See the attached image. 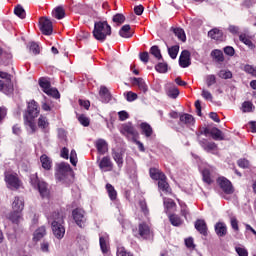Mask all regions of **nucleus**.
<instances>
[{
	"instance_id": "nucleus-32",
	"label": "nucleus",
	"mask_w": 256,
	"mask_h": 256,
	"mask_svg": "<svg viewBox=\"0 0 256 256\" xmlns=\"http://www.w3.org/2000/svg\"><path fill=\"white\" fill-rule=\"evenodd\" d=\"M100 97L104 103H109V101H111V93H109V89H107V87L102 86L100 88Z\"/></svg>"
},
{
	"instance_id": "nucleus-51",
	"label": "nucleus",
	"mask_w": 256,
	"mask_h": 256,
	"mask_svg": "<svg viewBox=\"0 0 256 256\" xmlns=\"http://www.w3.org/2000/svg\"><path fill=\"white\" fill-rule=\"evenodd\" d=\"M112 21L118 25H123L125 23V16L123 14H116L113 16Z\"/></svg>"
},
{
	"instance_id": "nucleus-10",
	"label": "nucleus",
	"mask_w": 256,
	"mask_h": 256,
	"mask_svg": "<svg viewBox=\"0 0 256 256\" xmlns=\"http://www.w3.org/2000/svg\"><path fill=\"white\" fill-rule=\"evenodd\" d=\"M73 219L78 225V227H85V223L87 221V218H85V210L81 208H76L72 211Z\"/></svg>"
},
{
	"instance_id": "nucleus-52",
	"label": "nucleus",
	"mask_w": 256,
	"mask_h": 256,
	"mask_svg": "<svg viewBox=\"0 0 256 256\" xmlns=\"http://www.w3.org/2000/svg\"><path fill=\"white\" fill-rule=\"evenodd\" d=\"M78 121L83 125V127H89V124L91 123V121L89 120V117L83 114L78 117Z\"/></svg>"
},
{
	"instance_id": "nucleus-7",
	"label": "nucleus",
	"mask_w": 256,
	"mask_h": 256,
	"mask_svg": "<svg viewBox=\"0 0 256 256\" xmlns=\"http://www.w3.org/2000/svg\"><path fill=\"white\" fill-rule=\"evenodd\" d=\"M39 86L41 87L42 91L46 93V95H49V97H53L54 99H59V97H61L59 90L52 88L51 82H49L47 78H40Z\"/></svg>"
},
{
	"instance_id": "nucleus-14",
	"label": "nucleus",
	"mask_w": 256,
	"mask_h": 256,
	"mask_svg": "<svg viewBox=\"0 0 256 256\" xmlns=\"http://www.w3.org/2000/svg\"><path fill=\"white\" fill-rule=\"evenodd\" d=\"M13 212L22 213L23 209H25V201L21 197H15L12 202Z\"/></svg>"
},
{
	"instance_id": "nucleus-28",
	"label": "nucleus",
	"mask_w": 256,
	"mask_h": 256,
	"mask_svg": "<svg viewBox=\"0 0 256 256\" xmlns=\"http://www.w3.org/2000/svg\"><path fill=\"white\" fill-rule=\"evenodd\" d=\"M99 243H100V249L102 253H107L109 251V237L100 236Z\"/></svg>"
},
{
	"instance_id": "nucleus-13",
	"label": "nucleus",
	"mask_w": 256,
	"mask_h": 256,
	"mask_svg": "<svg viewBox=\"0 0 256 256\" xmlns=\"http://www.w3.org/2000/svg\"><path fill=\"white\" fill-rule=\"evenodd\" d=\"M138 235L142 239H150L151 238V228L145 223H142L138 226Z\"/></svg>"
},
{
	"instance_id": "nucleus-56",
	"label": "nucleus",
	"mask_w": 256,
	"mask_h": 256,
	"mask_svg": "<svg viewBox=\"0 0 256 256\" xmlns=\"http://www.w3.org/2000/svg\"><path fill=\"white\" fill-rule=\"evenodd\" d=\"M245 72L256 77V68L253 65L244 66Z\"/></svg>"
},
{
	"instance_id": "nucleus-1",
	"label": "nucleus",
	"mask_w": 256,
	"mask_h": 256,
	"mask_svg": "<svg viewBox=\"0 0 256 256\" xmlns=\"http://www.w3.org/2000/svg\"><path fill=\"white\" fill-rule=\"evenodd\" d=\"M39 104L35 100L28 102L27 111L24 114V123L26 127H29L32 133L37 131V125L35 124L36 117H39Z\"/></svg>"
},
{
	"instance_id": "nucleus-62",
	"label": "nucleus",
	"mask_w": 256,
	"mask_h": 256,
	"mask_svg": "<svg viewBox=\"0 0 256 256\" xmlns=\"http://www.w3.org/2000/svg\"><path fill=\"white\" fill-rule=\"evenodd\" d=\"M145 11V7L143 5H138L134 7V13L135 15H143V12Z\"/></svg>"
},
{
	"instance_id": "nucleus-50",
	"label": "nucleus",
	"mask_w": 256,
	"mask_h": 256,
	"mask_svg": "<svg viewBox=\"0 0 256 256\" xmlns=\"http://www.w3.org/2000/svg\"><path fill=\"white\" fill-rule=\"evenodd\" d=\"M242 111L243 113H251L253 111V103L250 101H246L242 104Z\"/></svg>"
},
{
	"instance_id": "nucleus-43",
	"label": "nucleus",
	"mask_w": 256,
	"mask_h": 256,
	"mask_svg": "<svg viewBox=\"0 0 256 256\" xmlns=\"http://www.w3.org/2000/svg\"><path fill=\"white\" fill-rule=\"evenodd\" d=\"M239 39L242 43H244V45H247V47H249L250 49H255V44H253V41H251V39L247 37V35L241 34L239 36Z\"/></svg>"
},
{
	"instance_id": "nucleus-17",
	"label": "nucleus",
	"mask_w": 256,
	"mask_h": 256,
	"mask_svg": "<svg viewBox=\"0 0 256 256\" xmlns=\"http://www.w3.org/2000/svg\"><path fill=\"white\" fill-rule=\"evenodd\" d=\"M179 65H191V52L183 50L179 57Z\"/></svg>"
},
{
	"instance_id": "nucleus-26",
	"label": "nucleus",
	"mask_w": 256,
	"mask_h": 256,
	"mask_svg": "<svg viewBox=\"0 0 256 256\" xmlns=\"http://www.w3.org/2000/svg\"><path fill=\"white\" fill-rule=\"evenodd\" d=\"M195 123V118L190 114H182L180 116V125H193Z\"/></svg>"
},
{
	"instance_id": "nucleus-20",
	"label": "nucleus",
	"mask_w": 256,
	"mask_h": 256,
	"mask_svg": "<svg viewBox=\"0 0 256 256\" xmlns=\"http://www.w3.org/2000/svg\"><path fill=\"white\" fill-rule=\"evenodd\" d=\"M132 85H137L138 89L143 91V93H147L149 89L143 78H132Z\"/></svg>"
},
{
	"instance_id": "nucleus-33",
	"label": "nucleus",
	"mask_w": 256,
	"mask_h": 256,
	"mask_svg": "<svg viewBox=\"0 0 256 256\" xmlns=\"http://www.w3.org/2000/svg\"><path fill=\"white\" fill-rule=\"evenodd\" d=\"M158 187L164 193H171V188L169 187V183H167V176L158 181Z\"/></svg>"
},
{
	"instance_id": "nucleus-6",
	"label": "nucleus",
	"mask_w": 256,
	"mask_h": 256,
	"mask_svg": "<svg viewBox=\"0 0 256 256\" xmlns=\"http://www.w3.org/2000/svg\"><path fill=\"white\" fill-rule=\"evenodd\" d=\"M71 166L67 163H61L58 165V169L55 174L56 181L60 183H67L69 176L71 175Z\"/></svg>"
},
{
	"instance_id": "nucleus-42",
	"label": "nucleus",
	"mask_w": 256,
	"mask_h": 256,
	"mask_svg": "<svg viewBox=\"0 0 256 256\" xmlns=\"http://www.w3.org/2000/svg\"><path fill=\"white\" fill-rule=\"evenodd\" d=\"M166 94L170 99H177V97H179V89L175 86H170L167 89Z\"/></svg>"
},
{
	"instance_id": "nucleus-30",
	"label": "nucleus",
	"mask_w": 256,
	"mask_h": 256,
	"mask_svg": "<svg viewBox=\"0 0 256 256\" xmlns=\"http://www.w3.org/2000/svg\"><path fill=\"white\" fill-rule=\"evenodd\" d=\"M150 177L155 181H161V179H165V175L163 172L159 171L156 168H150Z\"/></svg>"
},
{
	"instance_id": "nucleus-48",
	"label": "nucleus",
	"mask_w": 256,
	"mask_h": 256,
	"mask_svg": "<svg viewBox=\"0 0 256 256\" xmlns=\"http://www.w3.org/2000/svg\"><path fill=\"white\" fill-rule=\"evenodd\" d=\"M205 81L207 87H211L212 85H215V83H217V77L213 74H210L205 77Z\"/></svg>"
},
{
	"instance_id": "nucleus-54",
	"label": "nucleus",
	"mask_w": 256,
	"mask_h": 256,
	"mask_svg": "<svg viewBox=\"0 0 256 256\" xmlns=\"http://www.w3.org/2000/svg\"><path fill=\"white\" fill-rule=\"evenodd\" d=\"M155 70L157 73H167L169 67L167 65H155Z\"/></svg>"
},
{
	"instance_id": "nucleus-45",
	"label": "nucleus",
	"mask_w": 256,
	"mask_h": 256,
	"mask_svg": "<svg viewBox=\"0 0 256 256\" xmlns=\"http://www.w3.org/2000/svg\"><path fill=\"white\" fill-rule=\"evenodd\" d=\"M168 54L171 57V59H177V55L179 54V45L169 47Z\"/></svg>"
},
{
	"instance_id": "nucleus-29",
	"label": "nucleus",
	"mask_w": 256,
	"mask_h": 256,
	"mask_svg": "<svg viewBox=\"0 0 256 256\" xmlns=\"http://www.w3.org/2000/svg\"><path fill=\"white\" fill-rule=\"evenodd\" d=\"M96 147L100 155H105V153L108 151L107 142L103 139L97 140Z\"/></svg>"
},
{
	"instance_id": "nucleus-57",
	"label": "nucleus",
	"mask_w": 256,
	"mask_h": 256,
	"mask_svg": "<svg viewBox=\"0 0 256 256\" xmlns=\"http://www.w3.org/2000/svg\"><path fill=\"white\" fill-rule=\"evenodd\" d=\"M224 53L225 55H228L229 57H233L235 55V48L231 46L224 47Z\"/></svg>"
},
{
	"instance_id": "nucleus-35",
	"label": "nucleus",
	"mask_w": 256,
	"mask_h": 256,
	"mask_svg": "<svg viewBox=\"0 0 256 256\" xmlns=\"http://www.w3.org/2000/svg\"><path fill=\"white\" fill-rule=\"evenodd\" d=\"M44 235H47V230L44 226H41L34 232V241H41L43 239Z\"/></svg>"
},
{
	"instance_id": "nucleus-18",
	"label": "nucleus",
	"mask_w": 256,
	"mask_h": 256,
	"mask_svg": "<svg viewBox=\"0 0 256 256\" xmlns=\"http://www.w3.org/2000/svg\"><path fill=\"white\" fill-rule=\"evenodd\" d=\"M213 173H215V168L213 167L205 168L202 171L203 181L208 185H211V183H213V180L211 179V175H213Z\"/></svg>"
},
{
	"instance_id": "nucleus-53",
	"label": "nucleus",
	"mask_w": 256,
	"mask_h": 256,
	"mask_svg": "<svg viewBox=\"0 0 256 256\" xmlns=\"http://www.w3.org/2000/svg\"><path fill=\"white\" fill-rule=\"evenodd\" d=\"M149 52L145 51V52H140L139 53V59L140 61H142V63H149Z\"/></svg>"
},
{
	"instance_id": "nucleus-36",
	"label": "nucleus",
	"mask_w": 256,
	"mask_h": 256,
	"mask_svg": "<svg viewBox=\"0 0 256 256\" xmlns=\"http://www.w3.org/2000/svg\"><path fill=\"white\" fill-rule=\"evenodd\" d=\"M14 14L16 17H19V19H25L27 17V13L25 12V8L21 4H18L14 8Z\"/></svg>"
},
{
	"instance_id": "nucleus-63",
	"label": "nucleus",
	"mask_w": 256,
	"mask_h": 256,
	"mask_svg": "<svg viewBox=\"0 0 256 256\" xmlns=\"http://www.w3.org/2000/svg\"><path fill=\"white\" fill-rule=\"evenodd\" d=\"M126 99L127 101L131 102V101H135L137 99V93L134 92H127L126 94Z\"/></svg>"
},
{
	"instance_id": "nucleus-40",
	"label": "nucleus",
	"mask_w": 256,
	"mask_h": 256,
	"mask_svg": "<svg viewBox=\"0 0 256 256\" xmlns=\"http://www.w3.org/2000/svg\"><path fill=\"white\" fill-rule=\"evenodd\" d=\"M53 16L55 17V19H58V20L64 19L65 9L63 8V6L56 7L53 11Z\"/></svg>"
},
{
	"instance_id": "nucleus-31",
	"label": "nucleus",
	"mask_w": 256,
	"mask_h": 256,
	"mask_svg": "<svg viewBox=\"0 0 256 256\" xmlns=\"http://www.w3.org/2000/svg\"><path fill=\"white\" fill-rule=\"evenodd\" d=\"M112 157L114 161L117 163L119 169H121V167H123V152L114 150L112 152Z\"/></svg>"
},
{
	"instance_id": "nucleus-12",
	"label": "nucleus",
	"mask_w": 256,
	"mask_h": 256,
	"mask_svg": "<svg viewBox=\"0 0 256 256\" xmlns=\"http://www.w3.org/2000/svg\"><path fill=\"white\" fill-rule=\"evenodd\" d=\"M5 181L8 189H19L21 187V181H19V178L15 174L6 173Z\"/></svg>"
},
{
	"instance_id": "nucleus-2",
	"label": "nucleus",
	"mask_w": 256,
	"mask_h": 256,
	"mask_svg": "<svg viewBox=\"0 0 256 256\" xmlns=\"http://www.w3.org/2000/svg\"><path fill=\"white\" fill-rule=\"evenodd\" d=\"M110 35L111 25H109L107 21H98L94 23L93 37L96 41L104 43Z\"/></svg>"
},
{
	"instance_id": "nucleus-8",
	"label": "nucleus",
	"mask_w": 256,
	"mask_h": 256,
	"mask_svg": "<svg viewBox=\"0 0 256 256\" xmlns=\"http://www.w3.org/2000/svg\"><path fill=\"white\" fill-rule=\"evenodd\" d=\"M120 132L122 133V135H125V137H131L132 139H137V137H139V132H137L131 122L122 124Z\"/></svg>"
},
{
	"instance_id": "nucleus-60",
	"label": "nucleus",
	"mask_w": 256,
	"mask_h": 256,
	"mask_svg": "<svg viewBox=\"0 0 256 256\" xmlns=\"http://www.w3.org/2000/svg\"><path fill=\"white\" fill-rule=\"evenodd\" d=\"M164 205L166 209H173L175 207V202L172 199H164Z\"/></svg>"
},
{
	"instance_id": "nucleus-55",
	"label": "nucleus",
	"mask_w": 256,
	"mask_h": 256,
	"mask_svg": "<svg viewBox=\"0 0 256 256\" xmlns=\"http://www.w3.org/2000/svg\"><path fill=\"white\" fill-rule=\"evenodd\" d=\"M70 162L74 167L77 166V152L75 150L70 153Z\"/></svg>"
},
{
	"instance_id": "nucleus-59",
	"label": "nucleus",
	"mask_w": 256,
	"mask_h": 256,
	"mask_svg": "<svg viewBox=\"0 0 256 256\" xmlns=\"http://www.w3.org/2000/svg\"><path fill=\"white\" fill-rule=\"evenodd\" d=\"M202 97L207 101H213V95L208 90H205V89L202 90Z\"/></svg>"
},
{
	"instance_id": "nucleus-16",
	"label": "nucleus",
	"mask_w": 256,
	"mask_h": 256,
	"mask_svg": "<svg viewBox=\"0 0 256 256\" xmlns=\"http://www.w3.org/2000/svg\"><path fill=\"white\" fill-rule=\"evenodd\" d=\"M133 33L135 32L131 30V26L129 24H125L119 30V35L120 37H123V39H131V37H133Z\"/></svg>"
},
{
	"instance_id": "nucleus-41",
	"label": "nucleus",
	"mask_w": 256,
	"mask_h": 256,
	"mask_svg": "<svg viewBox=\"0 0 256 256\" xmlns=\"http://www.w3.org/2000/svg\"><path fill=\"white\" fill-rule=\"evenodd\" d=\"M106 190L111 201H115L117 199V190L111 184H106Z\"/></svg>"
},
{
	"instance_id": "nucleus-47",
	"label": "nucleus",
	"mask_w": 256,
	"mask_h": 256,
	"mask_svg": "<svg viewBox=\"0 0 256 256\" xmlns=\"http://www.w3.org/2000/svg\"><path fill=\"white\" fill-rule=\"evenodd\" d=\"M29 51L30 53H33V55H39L41 53V48L39 47V44L31 42L29 45Z\"/></svg>"
},
{
	"instance_id": "nucleus-38",
	"label": "nucleus",
	"mask_w": 256,
	"mask_h": 256,
	"mask_svg": "<svg viewBox=\"0 0 256 256\" xmlns=\"http://www.w3.org/2000/svg\"><path fill=\"white\" fill-rule=\"evenodd\" d=\"M211 56L213 57V59L218 61V63H223L225 61V56L223 55V51L221 50L216 49L212 51Z\"/></svg>"
},
{
	"instance_id": "nucleus-27",
	"label": "nucleus",
	"mask_w": 256,
	"mask_h": 256,
	"mask_svg": "<svg viewBox=\"0 0 256 256\" xmlns=\"http://www.w3.org/2000/svg\"><path fill=\"white\" fill-rule=\"evenodd\" d=\"M140 129L142 131V135H145V137H151L153 135V128L147 122L141 123Z\"/></svg>"
},
{
	"instance_id": "nucleus-9",
	"label": "nucleus",
	"mask_w": 256,
	"mask_h": 256,
	"mask_svg": "<svg viewBox=\"0 0 256 256\" xmlns=\"http://www.w3.org/2000/svg\"><path fill=\"white\" fill-rule=\"evenodd\" d=\"M217 183L224 195H233L235 190L233 189V184H231V181L225 177H220L218 178Z\"/></svg>"
},
{
	"instance_id": "nucleus-11",
	"label": "nucleus",
	"mask_w": 256,
	"mask_h": 256,
	"mask_svg": "<svg viewBox=\"0 0 256 256\" xmlns=\"http://www.w3.org/2000/svg\"><path fill=\"white\" fill-rule=\"evenodd\" d=\"M39 23L43 35H53V22L49 18H41Z\"/></svg>"
},
{
	"instance_id": "nucleus-37",
	"label": "nucleus",
	"mask_w": 256,
	"mask_h": 256,
	"mask_svg": "<svg viewBox=\"0 0 256 256\" xmlns=\"http://www.w3.org/2000/svg\"><path fill=\"white\" fill-rule=\"evenodd\" d=\"M100 169H113V163L111 162V158L104 157L99 163Z\"/></svg>"
},
{
	"instance_id": "nucleus-5",
	"label": "nucleus",
	"mask_w": 256,
	"mask_h": 256,
	"mask_svg": "<svg viewBox=\"0 0 256 256\" xmlns=\"http://www.w3.org/2000/svg\"><path fill=\"white\" fill-rule=\"evenodd\" d=\"M30 183L35 189H38L41 197H49V185L45 181L39 180L36 174L30 177Z\"/></svg>"
},
{
	"instance_id": "nucleus-49",
	"label": "nucleus",
	"mask_w": 256,
	"mask_h": 256,
	"mask_svg": "<svg viewBox=\"0 0 256 256\" xmlns=\"http://www.w3.org/2000/svg\"><path fill=\"white\" fill-rule=\"evenodd\" d=\"M170 222L172 223V225H174V227H179V225H182V223H183L181 218L177 215H171Z\"/></svg>"
},
{
	"instance_id": "nucleus-44",
	"label": "nucleus",
	"mask_w": 256,
	"mask_h": 256,
	"mask_svg": "<svg viewBox=\"0 0 256 256\" xmlns=\"http://www.w3.org/2000/svg\"><path fill=\"white\" fill-rule=\"evenodd\" d=\"M38 127L42 130H45L49 127V120H47V117L40 116L38 119Z\"/></svg>"
},
{
	"instance_id": "nucleus-64",
	"label": "nucleus",
	"mask_w": 256,
	"mask_h": 256,
	"mask_svg": "<svg viewBox=\"0 0 256 256\" xmlns=\"http://www.w3.org/2000/svg\"><path fill=\"white\" fill-rule=\"evenodd\" d=\"M117 256H133V254L126 252L125 248H119L117 251Z\"/></svg>"
},
{
	"instance_id": "nucleus-4",
	"label": "nucleus",
	"mask_w": 256,
	"mask_h": 256,
	"mask_svg": "<svg viewBox=\"0 0 256 256\" xmlns=\"http://www.w3.org/2000/svg\"><path fill=\"white\" fill-rule=\"evenodd\" d=\"M0 92L5 95H11L13 92V81L11 80V74L0 71Z\"/></svg>"
},
{
	"instance_id": "nucleus-46",
	"label": "nucleus",
	"mask_w": 256,
	"mask_h": 256,
	"mask_svg": "<svg viewBox=\"0 0 256 256\" xmlns=\"http://www.w3.org/2000/svg\"><path fill=\"white\" fill-rule=\"evenodd\" d=\"M218 77H220V79H231V77H233V73L228 69H222L218 72Z\"/></svg>"
},
{
	"instance_id": "nucleus-24",
	"label": "nucleus",
	"mask_w": 256,
	"mask_h": 256,
	"mask_svg": "<svg viewBox=\"0 0 256 256\" xmlns=\"http://www.w3.org/2000/svg\"><path fill=\"white\" fill-rule=\"evenodd\" d=\"M40 162H41L43 169H45V171H51V167H53V162L51 161V158H49L47 155L43 154L40 157Z\"/></svg>"
},
{
	"instance_id": "nucleus-19",
	"label": "nucleus",
	"mask_w": 256,
	"mask_h": 256,
	"mask_svg": "<svg viewBox=\"0 0 256 256\" xmlns=\"http://www.w3.org/2000/svg\"><path fill=\"white\" fill-rule=\"evenodd\" d=\"M195 229L199 231L201 235H204L206 237L207 235V223L203 219H198L195 222Z\"/></svg>"
},
{
	"instance_id": "nucleus-34",
	"label": "nucleus",
	"mask_w": 256,
	"mask_h": 256,
	"mask_svg": "<svg viewBox=\"0 0 256 256\" xmlns=\"http://www.w3.org/2000/svg\"><path fill=\"white\" fill-rule=\"evenodd\" d=\"M173 33L175 37L179 39V41H182V43H185L187 41V36L185 35V30L182 28H174Z\"/></svg>"
},
{
	"instance_id": "nucleus-39",
	"label": "nucleus",
	"mask_w": 256,
	"mask_h": 256,
	"mask_svg": "<svg viewBox=\"0 0 256 256\" xmlns=\"http://www.w3.org/2000/svg\"><path fill=\"white\" fill-rule=\"evenodd\" d=\"M210 135L215 141H223V132L219 128H212L210 130Z\"/></svg>"
},
{
	"instance_id": "nucleus-61",
	"label": "nucleus",
	"mask_w": 256,
	"mask_h": 256,
	"mask_svg": "<svg viewBox=\"0 0 256 256\" xmlns=\"http://www.w3.org/2000/svg\"><path fill=\"white\" fill-rule=\"evenodd\" d=\"M237 163L242 169H247V167H249V160L247 159H239Z\"/></svg>"
},
{
	"instance_id": "nucleus-3",
	"label": "nucleus",
	"mask_w": 256,
	"mask_h": 256,
	"mask_svg": "<svg viewBox=\"0 0 256 256\" xmlns=\"http://www.w3.org/2000/svg\"><path fill=\"white\" fill-rule=\"evenodd\" d=\"M52 227V233L56 239H63L65 237V227L63 226V215L59 212H54L49 217Z\"/></svg>"
},
{
	"instance_id": "nucleus-22",
	"label": "nucleus",
	"mask_w": 256,
	"mask_h": 256,
	"mask_svg": "<svg viewBox=\"0 0 256 256\" xmlns=\"http://www.w3.org/2000/svg\"><path fill=\"white\" fill-rule=\"evenodd\" d=\"M200 145L203 148V150L207 151L208 153L211 151H215V149H217V144H215V142H209L206 139L201 140Z\"/></svg>"
},
{
	"instance_id": "nucleus-15",
	"label": "nucleus",
	"mask_w": 256,
	"mask_h": 256,
	"mask_svg": "<svg viewBox=\"0 0 256 256\" xmlns=\"http://www.w3.org/2000/svg\"><path fill=\"white\" fill-rule=\"evenodd\" d=\"M9 221L13 223V225H21L23 223V213L22 212H11L8 216Z\"/></svg>"
},
{
	"instance_id": "nucleus-58",
	"label": "nucleus",
	"mask_w": 256,
	"mask_h": 256,
	"mask_svg": "<svg viewBox=\"0 0 256 256\" xmlns=\"http://www.w3.org/2000/svg\"><path fill=\"white\" fill-rule=\"evenodd\" d=\"M236 253L239 256H249V252H247V249L242 248V247H236L235 248Z\"/></svg>"
},
{
	"instance_id": "nucleus-23",
	"label": "nucleus",
	"mask_w": 256,
	"mask_h": 256,
	"mask_svg": "<svg viewBox=\"0 0 256 256\" xmlns=\"http://www.w3.org/2000/svg\"><path fill=\"white\" fill-rule=\"evenodd\" d=\"M215 233L218 237H225L227 235V225L223 222H218L215 225Z\"/></svg>"
},
{
	"instance_id": "nucleus-25",
	"label": "nucleus",
	"mask_w": 256,
	"mask_h": 256,
	"mask_svg": "<svg viewBox=\"0 0 256 256\" xmlns=\"http://www.w3.org/2000/svg\"><path fill=\"white\" fill-rule=\"evenodd\" d=\"M149 54L153 55L156 61H163V55L161 54V49L159 48V46L157 45L152 46L149 50Z\"/></svg>"
},
{
	"instance_id": "nucleus-21",
	"label": "nucleus",
	"mask_w": 256,
	"mask_h": 256,
	"mask_svg": "<svg viewBox=\"0 0 256 256\" xmlns=\"http://www.w3.org/2000/svg\"><path fill=\"white\" fill-rule=\"evenodd\" d=\"M208 37L214 39V41H223V31L218 28H213L208 32Z\"/></svg>"
}]
</instances>
